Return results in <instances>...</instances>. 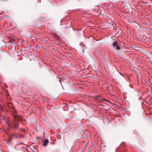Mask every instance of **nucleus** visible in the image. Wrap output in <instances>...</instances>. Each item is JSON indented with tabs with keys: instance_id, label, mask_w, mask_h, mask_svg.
<instances>
[{
	"instance_id": "f257e3e1",
	"label": "nucleus",
	"mask_w": 152,
	"mask_h": 152,
	"mask_svg": "<svg viewBox=\"0 0 152 152\" xmlns=\"http://www.w3.org/2000/svg\"><path fill=\"white\" fill-rule=\"evenodd\" d=\"M14 121L11 123L12 129H16L18 128L19 124L17 121H20L22 120V117L19 115L15 114L14 115Z\"/></svg>"
},
{
	"instance_id": "f03ea898",
	"label": "nucleus",
	"mask_w": 152,
	"mask_h": 152,
	"mask_svg": "<svg viewBox=\"0 0 152 152\" xmlns=\"http://www.w3.org/2000/svg\"><path fill=\"white\" fill-rule=\"evenodd\" d=\"M113 46L115 49L117 50H119L121 48H123L122 47L121 48L120 47L119 45L118 44L116 41L114 42L113 43Z\"/></svg>"
},
{
	"instance_id": "7ed1b4c3",
	"label": "nucleus",
	"mask_w": 152,
	"mask_h": 152,
	"mask_svg": "<svg viewBox=\"0 0 152 152\" xmlns=\"http://www.w3.org/2000/svg\"><path fill=\"white\" fill-rule=\"evenodd\" d=\"M7 124L8 125L7 127V129L8 130H10L12 129V124L11 123H10L9 121H8L7 122Z\"/></svg>"
},
{
	"instance_id": "20e7f679",
	"label": "nucleus",
	"mask_w": 152,
	"mask_h": 152,
	"mask_svg": "<svg viewBox=\"0 0 152 152\" xmlns=\"http://www.w3.org/2000/svg\"><path fill=\"white\" fill-rule=\"evenodd\" d=\"M48 142V140L47 139H45L44 141L42 142L43 145V146H46Z\"/></svg>"
},
{
	"instance_id": "39448f33",
	"label": "nucleus",
	"mask_w": 152,
	"mask_h": 152,
	"mask_svg": "<svg viewBox=\"0 0 152 152\" xmlns=\"http://www.w3.org/2000/svg\"><path fill=\"white\" fill-rule=\"evenodd\" d=\"M132 23L133 26L136 28L140 26L139 24L135 21L132 22Z\"/></svg>"
},
{
	"instance_id": "423d86ee",
	"label": "nucleus",
	"mask_w": 152,
	"mask_h": 152,
	"mask_svg": "<svg viewBox=\"0 0 152 152\" xmlns=\"http://www.w3.org/2000/svg\"><path fill=\"white\" fill-rule=\"evenodd\" d=\"M7 106H8V107L9 108H11L12 107H13L14 108V109L15 110V109L14 108V107L13 105L12 104V103H7Z\"/></svg>"
},
{
	"instance_id": "0eeeda50",
	"label": "nucleus",
	"mask_w": 152,
	"mask_h": 152,
	"mask_svg": "<svg viewBox=\"0 0 152 152\" xmlns=\"http://www.w3.org/2000/svg\"><path fill=\"white\" fill-rule=\"evenodd\" d=\"M102 57L104 61V62L106 64H107V61L106 58L105 56H104L103 55H102Z\"/></svg>"
},
{
	"instance_id": "6e6552de",
	"label": "nucleus",
	"mask_w": 152,
	"mask_h": 152,
	"mask_svg": "<svg viewBox=\"0 0 152 152\" xmlns=\"http://www.w3.org/2000/svg\"><path fill=\"white\" fill-rule=\"evenodd\" d=\"M93 11H97L99 10V8L97 7H95V8H93L92 9Z\"/></svg>"
},
{
	"instance_id": "1a4fd4ad",
	"label": "nucleus",
	"mask_w": 152,
	"mask_h": 152,
	"mask_svg": "<svg viewBox=\"0 0 152 152\" xmlns=\"http://www.w3.org/2000/svg\"><path fill=\"white\" fill-rule=\"evenodd\" d=\"M80 45L83 47L84 48H86V45L84 44L83 42H80Z\"/></svg>"
},
{
	"instance_id": "9d476101",
	"label": "nucleus",
	"mask_w": 152,
	"mask_h": 152,
	"mask_svg": "<svg viewBox=\"0 0 152 152\" xmlns=\"http://www.w3.org/2000/svg\"><path fill=\"white\" fill-rule=\"evenodd\" d=\"M104 120L105 119L107 120L108 121V122H109L110 121V120H109V118L107 116L105 117L104 118Z\"/></svg>"
},
{
	"instance_id": "9b49d317",
	"label": "nucleus",
	"mask_w": 152,
	"mask_h": 152,
	"mask_svg": "<svg viewBox=\"0 0 152 152\" xmlns=\"http://www.w3.org/2000/svg\"><path fill=\"white\" fill-rule=\"evenodd\" d=\"M19 130L20 131H23V132H26L25 130L24 129L20 128L19 129Z\"/></svg>"
},
{
	"instance_id": "f8f14e48",
	"label": "nucleus",
	"mask_w": 152,
	"mask_h": 152,
	"mask_svg": "<svg viewBox=\"0 0 152 152\" xmlns=\"http://www.w3.org/2000/svg\"><path fill=\"white\" fill-rule=\"evenodd\" d=\"M56 78H57V79L59 80V81L60 82V83H61V80H60L61 79V77H59L58 76H57Z\"/></svg>"
},
{
	"instance_id": "ddd939ff",
	"label": "nucleus",
	"mask_w": 152,
	"mask_h": 152,
	"mask_svg": "<svg viewBox=\"0 0 152 152\" xmlns=\"http://www.w3.org/2000/svg\"><path fill=\"white\" fill-rule=\"evenodd\" d=\"M13 42V40L12 39H10L9 40V42L11 44L12 43V42Z\"/></svg>"
},
{
	"instance_id": "4468645a",
	"label": "nucleus",
	"mask_w": 152,
	"mask_h": 152,
	"mask_svg": "<svg viewBox=\"0 0 152 152\" xmlns=\"http://www.w3.org/2000/svg\"><path fill=\"white\" fill-rule=\"evenodd\" d=\"M77 145L79 146H80V145L81 144V143L79 142H77Z\"/></svg>"
},
{
	"instance_id": "2eb2a0df",
	"label": "nucleus",
	"mask_w": 152,
	"mask_h": 152,
	"mask_svg": "<svg viewBox=\"0 0 152 152\" xmlns=\"http://www.w3.org/2000/svg\"><path fill=\"white\" fill-rule=\"evenodd\" d=\"M103 101H106V102H109V101L106 99H103Z\"/></svg>"
},
{
	"instance_id": "dca6fc26",
	"label": "nucleus",
	"mask_w": 152,
	"mask_h": 152,
	"mask_svg": "<svg viewBox=\"0 0 152 152\" xmlns=\"http://www.w3.org/2000/svg\"><path fill=\"white\" fill-rule=\"evenodd\" d=\"M20 137H23L24 138V136L23 135H20Z\"/></svg>"
},
{
	"instance_id": "f3484780",
	"label": "nucleus",
	"mask_w": 152,
	"mask_h": 152,
	"mask_svg": "<svg viewBox=\"0 0 152 152\" xmlns=\"http://www.w3.org/2000/svg\"><path fill=\"white\" fill-rule=\"evenodd\" d=\"M42 47V48L44 50H45V51L46 50V48H44V47Z\"/></svg>"
},
{
	"instance_id": "a211bd4d",
	"label": "nucleus",
	"mask_w": 152,
	"mask_h": 152,
	"mask_svg": "<svg viewBox=\"0 0 152 152\" xmlns=\"http://www.w3.org/2000/svg\"><path fill=\"white\" fill-rule=\"evenodd\" d=\"M51 143L52 144H55V143L54 142H51Z\"/></svg>"
},
{
	"instance_id": "6ab92c4d",
	"label": "nucleus",
	"mask_w": 152,
	"mask_h": 152,
	"mask_svg": "<svg viewBox=\"0 0 152 152\" xmlns=\"http://www.w3.org/2000/svg\"><path fill=\"white\" fill-rule=\"evenodd\" d=\"M40 138L39 137H37V140L39 139H40Z\"/></svg>"
},
{
	"instance_id": "aec40b11",
	"label": "nucleus",
	"mask_w": 152,
	"mask_h": 152,
	"mask_svg": "<svg viewBox=\"0 0 152 152\" xmlns=\"http://www.w3.org/2000/svg\"><path fill=\"white\" fill-rule=\"evenodd\" d=\"M122 44L123 45V46H124V44L123 43V42H122Z\"/></svg>"
},
{
	"instance_id": "412c9836",
	"label": "nucleus",
	"mask_w": 152,
	"mask_h": 152,
	"mask_svg": "<svg viewBox=\"0 0 152 152\" xmlns=\"http://www.w3.org/2000/svg\"><path fill=\"white\" fill-rule=\"evenodd\" d=\"M97 97H99V96H97Z\"/></svg>"
}]
</instances>
